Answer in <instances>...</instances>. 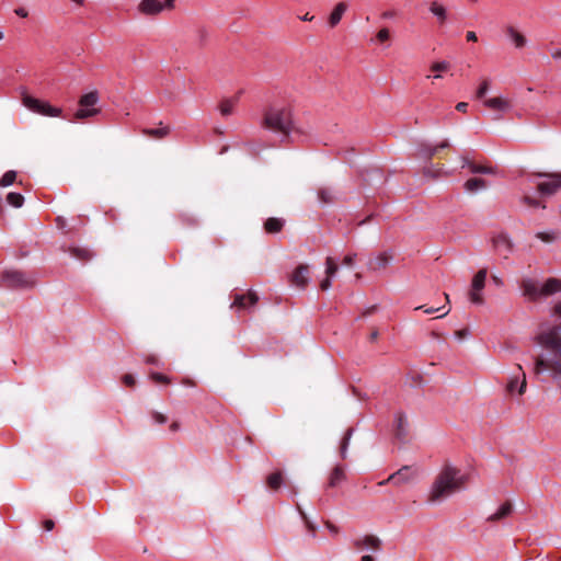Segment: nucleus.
<instances>
[{
    "label": "nucleus",
    "mask_w": 561,
    "mask_h": 561,
    "mask_svg": "<svg viewBox=\"0 0 561 561\" xmlns=\"http://www.w3.org/2000/svg\"><path fill=\"white\" fill-rule=\"evenodd\" d=\"M536 341L548 354L535 358L534 373L539 375L543 370H549L552 379L561 389V323L540 332L536 336Z\"/></svg>",
    "instance_id": "obj_1"
},
{
    "label": "nucleus",
    "mask_w": 561,
    "mask_h": 561,
    "mask_svg": "<svg viewBox=\"0 0 561 561\" xmlns=\"http://www.w3.org/2000/svg\"><path fill=\"white\" fill-rule=\"evenodd\" d=\"M467 476L460 469L446 462L435 477L427 495V502L439 503L466 486Z\"/></svg>",
    "instance_id": "obj_2"
},
{
    "label": "nucleus",
    "mask_w": 561,
    "mask_h": 561,
    "mask_svg": "<svg viewBox=\"0 0 561 561\" xmlns=\"http://www.w3.org/2000/svg\"><path fill=\"white\" fill-rule=\"evenodd\" d=\"M262 127L282 135V141H291V133H299L295 126L291 108L270 105L263 112Z\"/></svg>",
    "instance_id": "obj_3"
},
{
    "label": "nucleus",
    "mask_w": 561,
    "mask_h": 561,
    "mask_svg": "<svg viewBox=\"0 0 561 561\" xmlns=\"http://www.w3.org/2000/svg\"><path fill=\"white\" fill-rule=\"evenodd\" d=\"M522 295L531 302L561 293V279L557 277L547 278L543 284L531 277H524L519 282Z\"/></svg>",
    "instance_id": "obj_4"
},
{
    "label": "nucleus",
    "mask_w": 561,
    "mask_h": 561,
    "mask_svg": "<svg viewBox=\"0 0 561 561\" xmlns=\"http://www.w3.org/2000/svg\"><path fill=\"white\" fill-rule=\"evenodd\" d=\"M36 285V279L19 270H4L1 273L0 286L13 289V290H23L33 288Z\"/></svg>",
    "instance_id": "obj_5"
},
{
    "label": "nucleus",
    "mask_w": 561,
    "mask_h": 561,
    "mask_svg": "<svg viewBox=\"0 0 561 561\" xmlns=\"http://www.w3.org/2000/svg\"><path fill=\"white\" fill-rule=\"evenodd\" d=\"M99 102V93L98 91H91L89 93L83 94L79 99L80 108L75 113L76 121H83L89 117L95 116L100 113L99 108H93V106Z\"/></svg>",
    "instance_id": "obj_6"
},
{
    "label": "nucleus",
    "mask_w": 561,
    "mask_h": 561,
    "mask_svg": "<svg viewBox=\"0 0 561 561\" xmlns=\"http://www.w3.org/2000/svg\"><path fill=\"white\" fill-rule=\"evenodd\" d=\"M22 103L30 111L44 115L57 117L61 115V108L51 106L49 103L35 99L26 93L22 95Z\"/></svg>",
    "instance_id": "obj_7"
},
{
    "label": "nucleus",
    "mask_w": 561,
    "mask_h": 561,
    "mask_svg": "<svg viewBox=\"0 0 561 561\" xmlns=\"http://www.w3.org/2000/svg\"><path fill=\"white\" fill-rule=\"evenodd\" d=\"M488 271L486 268H481L472 279L471 284V290L469 293V298L471 302L476 305H482L484 302V299L480 291L484 288L485 285V278H486Z\"/></svg>",
    "instance_id": "obj_8"
},
{
    "label": "nucleus",
    "mask_w": 561,
    "mask_h": 561,
    "mask_svg": "<svg viewBox=\"0 0 561 561\" xmlns=\"http://www.w3.org/2000/svg\"><path fill=\"white\" fill-rule=\"evenodd\" d=\"M494 250L504 259H508L514 250V243L507 233H499L492 238Z\"/></svg>",
    "instance_id": "obj_9"
},
{
    "label": "nucleus",
    "mask_w": 561,
    "mask_h": 561,
    "mask_svg": "<svg viewBox=\"0 0 561 561\" xmlns=\"http://www.w3.org/2000/svg\"><path fill=\"white\" fill-rule=\"evenodd\" d=\"M518 375L513 376L506 385V391L513 394L516 390L518 394H524L527 387L526 375L520 365H517Z\"/></svg>",
    "instance_id": "obj_10"
},
{
    "label": "nucleus",
    "mask_w": 561,
    "mask_h": 561,
    "mask_svg": "<svg viewBox=\"0 0 561 561\" xmlns=\"http://www.w3.org/2000/svg\"><path fill=\"white\" fill-rule=\"evenodd\" d=\"M137 10L140 14L146 16H156L164 10V5L159 0H141Z\"/></svg>",
    "instance_id": "obj_11"
},
{
    "label": "nucleus",
    "mask_w": 561,
    "mask_h": 561,
    "mask_svg": "<svg viewBox=\"0 0 561 561\" xmlns=\"http://www.w3.org/2000/svg\"><path fill=\"white\" fill-rule=\"evenodd\" d=\"M290 283L298 288H305L309 283V265H298L290 275Z\"/></svg>",
    "instance_id": "obj_12"
},
{
    "label": "nucleus",
    "mask_w": 561,
    "mask_h": 561,
    "mask_svg": "<svg viewBox=\"0 0 561 561\" xmlns=\"http://www.w3.org/2000/svg\"><path fill=\"white\" fill-rule=\"evenodd\" d=\"M259 301V296L255 291L249 290L247 294H236L231 307L245 309L249 306H254Z\"/></svg>",
    "instance_id": "obj_13"
},
{
    "label": "nucleus",
    "mask_w": 561,
    "mask_h": 561,
    "mask_svg": "<svg viewBox=\"0 0 561 561\" xmlns=\"http://www.w3.org/2000/svg\"><path fill=\"white\" fill-rule=\"evenodd\" d=\"M414 478V473L410 466H403L392 474H390L387 481H392L396 485H401L410 482Z\"/></svg>",
    "instance_id": "obj_14"
},
{
    "label": "nucleus",
    "mask_w": 561,
    "mask_h": 561,
    "mask_svg": "<svg viewBox=\"0 0 561 561\" xmlns=\"http://www.w3.org/2000/svg\"><path fill=\"white\" fill-rule=\"evenodd\" d=\"M450 144L448 140H444L436 146L422 145L420 148V156L431 161L435 156H437L442 150L448 149Z\"/></svg>",
    "instance_id": "obj_15"
},
{
    "label": "nucleus",
    "mask_w": 561,
    "mask_h": 561,
    "mask_svg": "<svg viewBox=\"0 0 561 561\" xmlns=\"http://www.w3.org/2000/svg\"><path fill=\"white\" fill-rule=\"evenodd\" d=\"M428 11L436 16L439 25H444L448 19V12L446 7L437 0H433L428 3Z\"/></svg>",
    "instance_id": "obj_16"
},
{
    "label": "nucleus",
    "mask_w": 561,
    "mask_h": 561,
    "mask_svg": "<svg viewBox=\"0 0 561 561\" xmlns=\"http://www.w3.org/2000/svg\"><path fill=\"white\" fill-rule=\"evenodd\" d=\"M354 547L358 550L364 548H371L374 550H379L381 547V540L374 535H366L363 538L354 540Z\"/></svg>",
    "instance_id": "obj_17"
},
{
    "label": "nucleus",
    "mask_w": 561,
    "mask_h": 561,
    "mask_svg": "<svg viewBox=\"0 0 561 561\" xmlns=\"http://www.w3.org/2000/svg\"><path fill=\"white\" fill-rule=\"evenodd\" d=\"M394 436L401 443H405L407 442V437H408V420H407V416L402 412L397 414Z\"/></svg>",
    "instance_id": "obj_18"
},
{
    "label": "nucleus",
    "mask_w": 561,
    "mask_h": 561,
    "mask_svg": "<svg viewBox=\"0 0 561 561\" xmlns=\"http://www.w3.org/2000/svg\"><path fill=\"white\" fill-rule=\"evenodd\" d=\"M552 180L538 184V191L542 195H552L561 187V176L549 175Z\"/></svg>",
    "instance_id": "obj_19"
},
{
    "label": "nucleus",
    "mask_w": 561,
    "mask_h": 561,
    "mask_svg": "<svg viewBox=\"0 0 561 561\" xmlns=\"http://www.w3.org/2000/svg\"><path fill=\"white\" fill-rule=\"evenodd\" d=\"M484 106H486L490 110L497 111V112H506L511 108V103L504 98L496 96L491 99H485L483 101Z\"/></svg>",
    "instance_id": "obj_20"
},
{
    "label": "nucleus",
    "mask_w": 561,
    "mask_h": 561,
    "mask_svg": "<svg viewBox=\"0 0 561 561\" xmlns=\"http://www.w3.org/2000/svg\"><path fill=\"white\" fill-rule=\"evenodd\" d=\"M346 10L347 3L345 2H339L335 4L328 20L329 26L331 28L335 27L341 22L342 16L346 12Z\"/></svg>",
    "instance_id": "obj_21"
},
{
    "label": "nucleus",
    "mask_w": 561,
    "mask_h": 561,
    "mask_svg": "<svg viewBox=\"0 0 561 561\" xmlns=\"http://www.w3.org/2000/svg\"><path fill=\"white\" fill-rule=\"evenodd\" d=\"M391 260H392L391 254H389L387 252H382L376 259L370 260L368 262V268L371 271L385 270L389 265Z\"/></svg>",
    "instance_id": "obj_22"
},
{
    "label": "nucleus",
    "mask_w": 561,
    "mask_h": 561,
    "mask_svg": "<svg viewBox=\"0 0 561 561\" xmlns=\"http://www.w3.org/2000/svg\"><path fill=\"white\" fill-rule=\"evenodd\" d=\"M513 512V504L510 501L503 503L500 508L488 517V522L495 523L506 518Z\"/></svg>",
    "instance_id": "obj_23"
},
{
    "label": "nucleus",
    "mask_w": 561,
    "mask_h": 561,
    "mask_svg": "<svg viewBox=\"0 0 561 561\" xmlns=\"http://www.w3.org/2000/svg\"><path fill=\"white\" fill-rule=\"evenodd\" d=\"M345 469L343 466H335L333 470L330 473L328 486L329 488H335L343 480H345Z\"/></svg>",
    "instance_id": "obj_24"
},
{
    "label": "nucleus",
    "mask_w": 561,
    "mask_h": 561,
    "mask_svg": "<svg viewBox=\"0 0 561 561\" xmlns=\"http://www.w3.org/2000/svg\"><path fill=\"white\" fill-rule=\"evenodd\" d=\"M285 220L282 218L270 217L264 222V230L267 233H278L284 228Z\"/></svg>",
    "instance_id": "obj_25"
},
{
    "label": "nucleus",
    "mask_w": 561,
    "mask_h": 561,
    "mask_svg": "<svg viewBox=\"0 0 561 561\" xmlns=\"http://www.w3.org/2000/svg\"><path fill=\"white\" fill-rule=\"evenodd\" d=\"M506 34L513 41L516 48H523L527 43L526 37L513 26L506 28Z\"/></svg>",
    "instance_id": "obj_26"
},
{
    "label": "nucleus",
    "mask_w": 561,
    "mask_h": 561,
    "mask_svg": "<svg viewBox=\"0 0 561 561\" xmlns=\"http://www.w3.org/2000/svg\"><path fill=\"white\" fill-rule=\"evenodd\" d=\"M69 253L71 256H73L75 259H77L81 262H88L93 256V253L89 249L79 248V247L70 248Z\"/></svg>",
    "instance_id": "obj_27"
},
{
    "label": "nucleus",
    "mask_w": 561,
    "mask_h": 561,
    "mask_svg": "<svg viewBox=\"0 0 561 561\" xmlns=\"http://www.w3.org/2000/svg\"><path fill=\"white\" fill-rule=\"evenodd\" d=\"M485 187H486V182L480 178L469 179L465 183V188L470 193L477 192V191L485 188Z\"/></svg>",
    "instance_id": "obj_28"
},
{
    "label": "nucleus",
    "mask_w": 561,
    "mask_h": 561,
    "mask_svg": "<svg viewBox=\"0 0 561 561\" xmlns=\"http://www.w3.org/2000/svg\"><path fill=\"white\" fill-rule=\"evenodd\" d=\"M142 134L157 139H162L167 137L170 134L169 127H161V128H145L142 129Z\"/></svg>",
    "instance_id": "obj_29"
},
{
    "label": "nucleus",
    "mask_w": 561,
    "mask_h": 561,
    "mask_svg": "<svg viewBox=\"0 0 561 561\" xmlns=\"http://www.w3.org/2000/svg\"><path fill=\"white\" fill-rule=\"evenodd\" d=\"M283 481H284V477H283L282 471H275V472L271 473L266 479V483H267L268 488L272 490L279 489Z\"/></svg>",
    "instance_id": "obj_30"
},
{
    "label": "nucleus",
    "mask_w": 561,
    "mask_h": 561,
    "mask_svg": "<svg viewBox=\"0 0 561 561\" xmlns=\"http://www.w3.org/2000/svg\"><path fill=\"white\" fill-rule=\"evenodd\" d=\"M209 39V31L205 26H201L196 30L195 41L199 48H203L207 45Z\"/></svg>",
    "instance_id": "obj_31"
},
{
    "label": "nucleus",
    "mask_w": 561,
    "mask_h": 561,
    "mask_svg": "<svg viewBox=\"0 0 561 561\" xmlns=\"http://www.w3.org/2000/svg\"><path fill=\"white\" fill-rule=\"evenodd\" d=\"M560 236L561 233L554 230L536 233V238L545 243H553L560 238Z\"/></svg>",
    "instance_id": "obj_32"
},
{
    "label": "nucleus",
    "mask_w": 561,
    "mask_h": 561,
    "mask_svg": "<svg viewBox=\"0 0 561 561\" xmlns=\"http://www.w3.org/2000/svg\"><path fill=\"white\" fill-rule=\"evenodd\" d=\"M238 101V96L236 99H225L220 102L219 110L224 116H228L233 112L234 104Z\"/></svg>",
    "instance_id": "obj_33"
},
{
    "label": "nucleus",
    "mask_w": 561,
    "mask_h": 561,
    "mask_svg": "<svg viewBox=\"0 0 561 561\" xmlns=\"http://www.w3.org/2000/svg\"><path fill=\"white\" fill-rule=\"evenodd\" d=\"M352 435H353V428H348L342 438L341 446H340V456L342 459L347 458V447H348Z\"/></svg>",
    "instance_id": "obj_34"
},
{
    "label": "nucleus",
    "mask_w": 561,
    "mask_h": 561,
    "mask_svg": "<svg viewBox=\"0 0 561 561\" xmlns=\"http://www.w3.org/2000/svg\"><path fill=\"white\" fill-rule=\"evenodd\" d=\"M423 172H424V175L431 176L433 179H436V178L440 176L444 173L443 172V164L430 163V165L424 168Z\"/></svg>",
    "instance_id": "obj_35"
},
{
    "label": "nucleus",
    "mask_w": 561,
    "mask_h": 561,
    "mask_svg": "<svg viewBox=\"0 0 561 561\" xmlns=\"http://www.w3.org/2000/svg\"><path fill=\"white\" fill-rule=\"evenodd\" d=\"M318 198L322 204H329L334 201V195L330 188L321 187L318 191Z\"/></svg>",
    "instance_id": "obj_36"
},
{
    "label": "nucleus",
    "mask_w": 561,
    "mask_h": 561,
    "mask_svg": "<svg viewBox=\"0 0 561 561\" xmlns=\"http://www.w3.org/2000/svg\"><path fill=\"white\" fill-rule=\"evenodd\" d=\"M8 203L13 207H21L24 203V197L20 193L11 192L7 196Z\"/></svg>",
    "instance_id": "obj_37"
},
{
    "label": "nucleus",
    "mask_w": 561,
    "mask_h": 561,
    "mask_svg": "<svg viewBox=\"0 0 561 561\" xmlns=\"http://www.w3.org/2000/svg\"><path fill=\"white\" fill-rule=\"evenodd\" d=\"M390 38H391L390 30L388 27H382L377 32V34L373 41H376L378 44H385V43L389 42Z\"/></svg>",
    "instance_id": "obj_38"
},
{
    "label": "nucleus",
    "mask_w": 561,
    "mask_h": 561,
    "mask_svg": "<svg viewBox=\"0 0 561 561\" xmlns=\"http://www.w3.org/2000/svg\"><path fill=\"white\" fill-rule=\"evenodd\" d=\"M337 270H339V266L335 263V261L333 260V257L328 256L325 259V274H327V277H331L332 278L336 274Z\"/></svg>",
    "instance_id": "obj_39"
},
{
    "label": "nucleus",
    "mask_w": 561,
    "mask_h": 561,
    "mask_svg": "<svg viewBox=\"0 0 561 561\" xmlns=\"http://www.w3.org/2000/svg\"><path fill=\"white\" fill-rule=\"evenodd\" d=\"M415 310H423L427 314H432L436 311H443V313L440 316H438V318H444L450 312V308H446L445 306L438 307V308H433V307L425 308V306H419L415 308Z\"/></svg>",
    "instance_id": "obj_40"
},
{
    "label": "nucleus",
    "mask_w": 561,
    "mask_h": 561,
    "mask_svg": "<svg viewBox=\"0 0 561 561\" xmlns=\"http://www.w3.org/2000/svg\"><path fill=\"white\" fill-rule=\"evenodd\" d=\"M470 172L471 173H474V174H493L494 173V169L492 167H489V165H481V164H477V163H473V164H470Z\"/></svg>",
    "instance_id": "obj_41"
},
{
    "label": "nucleus",
    "mask_w": 561,
    "mask_h": 561,
    "mask_svg": "<svg viewBox=\"0 0 561 561\" xmlns=\"http://www.w3.org/2000/svg\"><path fill=\"white\" fill-rule=\"evenodd\" d=\"M489 88H490V80L488 78L482 79V81L476 92V98L478 100L484 99V96L486 95V93L489 91Z\"/></svg>",
    "instance_id": "obj_42"
},
{
    "label": "nucleus",
    "mask_w": 561,
    "mask_h": 561,
    "mask_svg": "<svg viewBox=\"0 0 561 561\" xmlns=\"http://www.w3.org/2000/svg\"><path fill=\"white\" fill-rule=\"evenodd\" d=\"M448 69H449V64L447 61H437L431 66V70L436 73L434 76V78H440L439 73H442L443 71H446Z\"/></svg>",
    "instance_id": "obj_43"
},
{
    "label": "nucleus",
    "mask_w": 561,
    "mask_h": 561,
    "mask_svg": "<svg viewBox=\"0 0 561 561\" xmlns=\"http://www.w3.org/2000/svg\"><path fill=\"white\" fill-rule=\"evenodd\" d=\"M15 179H16V172L15 171H7L1 180H0V185L1 186H9L11 184H13L15 182Z\"/></svg>",
    "instance_id": "obj_44"
},
{
    "label": "nucleus",
    "mask_w": 561,
    "mask_h": 561,
    "mask_svg": "<svg viewBox=\"0 0 561 561\" xmlns=\"http://www.w3.org/2000/svg\"><path fill=\"white\" fill-rule=\"evenodd\" d=\"M297 508H298V511H299V513H300V515H301V517H302V519H304V522L306 524V527L308 528V530L312 535H314L316 529H317L316 525L308 518L307 514L302 511L300 505H297Z\"/></svg>",
    "instance_id": "obj_45"
},
{
    "label": "nucleus",
    "mask_w": 561,
    "mask_h": 561,
    "mask_svg": "<svg viewBox=\"0 0 561 561\" xmlns=\"http://www.w3.org/2000/svg\"><path fill=\"white\" fill-rule=\"evenodd\" d=\"M151 379L156 382H163V383H170V379L169 377H167L165 375H162L160 373H152L150 375Z\"/></svg>",
    "instance_id": "obj_46"
},
{
    "label": "nucleus",
    "mask_w": 561,
    "mask_h": 561,
    "mask_svg": "<svg viewBox=\"0 0 561 561\" xmlns=\"http://www.w3.org/2000/svg\"><path fill=\"white\" fill-rule=\"evenodd\" d=\"M123 382L127 386V387H133L135 386L136 383V380H135V377L130 374H126L123 376Z\"/></svg>",
    "instance_id": "obj_47"
},
{
    "label": "nucleus",
    "mask_w": 561,
    "mask_h": 561,
    "mask_svg": "<svg viewBox=\"0 0 561 561\" xmlns=\"http://www.w3.org/2000/svg\"><path fill=\"white\" fill-rule=\"evenodd\" d=\"M152 419L159 424H164L168 420L164 414L159 412H152Z\"/></svg>",
    "instance_id": "obj_48"
},
{
    "label": "nucleus",
    "mask_w": 561,
    "mask_h": 561,
    "mask_svg": "<svg viewBox=\"0 0 561 561\" xmlns=\"http://www.w3.org/2000/svg\"><path fill=\"white\" fill-rule=\"evenodd\" d=\"M55 221L57 228L60 230H64L67 226V220L64 217L58 216Z\"/></svg>",
    "instance_id": "obj_49"
},
{
    "label": "nucleus",
    "mask_w": 561,
    "mask_h": 561,
    "mask_svg": "<svg viewBox=\"0 0 561 561\" xmlns=\"http://www.w3.org/2000/svg\"><path fill=\"white\" fill-rule=\"evenodd\" d=\"M524 202L530 207H538L540 205V203L537 199L531 198L529 196H525Z\"/></svg>",
    "instance_id": "obj_50"
},
{
    "label": "nucleus",
    "mask_w": 561,
    "mask_h": 561,
    "mask_svg": "<svg viewBox=\"0 0 561 561\" xmlns=\"http://www.w3.org/2000/svg\"><path fill=\"white\" fill-rule=\"evenodd\" d=\"M331 287V277H325L320 283V288L322 290H328Z\"/></svg>",
    "instance_id": "obj_51"
},
{
    "label": "nucleus",
    "mask_w": 561,
    "mask_h": 561,
    "mask_svg": "<svg viewBox=\"0 0 561 561\" xmlns=\"http://www.w3.org/2000/svg\"><path fill=\"white\" fill-rule=\"evenodd\" d=\"M356 257V253L348 254L344 257L343 263L347 266H352L354 263V260Z\"/></svg>",
    "instance_id": "obj_52"
},
{
    "label": "nucleus",
    "mask_w": 561,
    "mask_h": 561,
    "mask_svg": "<svg viewBox=\"0 0 561 561\" xmlns=\"http://www.w3.org/2000/svg\"><path fill=\"white\" fill-rule=\"evenodd\" d=\"M14 13H15L18 16L23 18V19H24V18H27V15H28L27 10H26V9H24V8H22V7L14 9Z\"/></svg>",
    "instance_id": "obj_53"
},
{
    "label": "nucleus",
    "mask_w": 561,
    "mask_h": 561,
    "mask_svg": "<svg viewBox=\"0 0 561 561\" xmlns=\"http://www.w3.org/2000/svg\"><path fill=\"white\" fill-rule=\"evenodd\" d=\"M54 526H55V523L54 520L51 519H46L44 520L43 523V527L45 528V530L49 531V530H53L54 529Z\"/></svg>",
    "instance_id": "obj_54"
},
{
    "label": "nucleus",
    "mask_w": 561,
    "mask_h": 561,
    "mask_svg": "<svg viewBox=\"0 0 561 561\" xmlns=\"http://www.w3.org/2000/svg\"><path fill=\"white\" fill-rule=\"evenodd\" d=\"M468 106H469V104L467 102H459L456 105V110L459 111V112L466 113L467 110H468Z\"/></svg>",
    "instance_id": "obj_55"
},
{
    "label": "nucleus",
    "mask_w": 561,
    "mask_h": 561,
    "mask_svg": "<svg viewBox=\"0 0 561 561\" xmlns=\"http://www.w3.org/2000/svg\"><path fill=\"white\" fill-rule=\"evenodd\" d=\"M468 335V330L467 329H462V330H457L455 332V336L459 340H462L465 339L466 336Z\"/></svg>",
    "instance_id": "obj_56"
},
{
    "label": "nucleus",
    "mask_w": 561,
    "mask_h": 561,
    "mask_svg": "<svg viewBox=\"0 0 561 561\" xmlns=\"http://www.w3.org/2000/svg\"><path fill=\"white\" fill-rule=\"evenodd\" d=\"M466 38L468 42H477L478 41L477 34L473 31H468L466 34Z\"/></svg>",
    "instance_id": "obj_57"
},
{
    "label": "nucleus",
    "mask_w": 561,
    "mask_h": 561,
    "mask_svg": "<svg viewBox=\"0 0 561 561\" xmlns=\"http://www.w3.org/2000/svg\"><path fill=\"white\" fill-rule=\"evenodd\" d=\"M552 312L554 316H558L561 318V300L558 301L554 306H553V309H552Z\"/></svg>",
    "instance_id": "obj_58"
},
{
    "label": "nucleus",
    "mask_w": 561,
    "mask_h": 561,
    "mask_svg": "<svg viewBox=\"0 0 561 561\" xmlns=\"http://www.w3.org/2000/svg\"><path fill=\"white\" fill-rule=\"evenodd\" d=\"M396 16V11L389 10L381 13L382 19H393Z\"/></svg>",
    "instance_id": "obj_59"
},
{
    "label": "nucleus",
    "mask_w": 561,
    "mask_h": 561,
    "mask_svg": "<svg viewBox=\"0 0 561 561\" xmlns=\"http://www.w3.org/2000/svg\"><path fill=\"white\" fill-rule=\"evenodd\" d=\"M174 2L175 0H165L163 3L164 9L167 10H173L174 9Z\"/></svg>",
    "instance_id": "obj_60"
},
{
    "label": "nucleus",
    "mask_w": 561,
    "mask_h": 561,
    "mask_svg": "<svg viewBox=\"0 0 561 561\" xmlns=\"http://www.w3.org/2000/svg\"><path fill=\"white\" fill-rule=\"evenodd\" d=\"M378 336H379L378 330L377 329H373L370 334H369V340L371 342H375V341H377Z\"/></svg>",
    "instance_id": "obj_61"
},
{
    "label": "nucleus",
    "mask_w": 561,
    "mask_h": 561,
    "mask_svg": "<svg viewBox=\"0 0 561 561\" xmlns=\"http://www.w3.org/2000/svg\"><path fill=\"white\" fill-rule=\"evenodd\" d=\"M325 526H327V528H328L330 531H332V533H334V534H337V531H339L337 527H336L335 525H333L331 522L327 520V522H325Z\"/></svg>",
    "instance_id": "obj_62"
},
{
    "label": "nucleus",
    "mask_w": 561,
    "mask_h": 561,
    "mask_svg": "<svg viewBox=\"0 0 561 561\" xmlns=\"http://www.w3.org/2000/svg\"><path fill=\"white\" fill-rule=\"evenodd\" d=\"M158 358L154 355H150L146 358L147 364L158 365Z\"/></svg>",
    "instance_id": "obj_63"
},
{
    "label": "nucleus",
    "mask_w": 561,
    "mask_h": 561,
    "mask_svg": "<svg viewBox=\"0 0 561 561\" xmlns=\"http://www.w3.org/2000/svg\"><path fill=\"white\" fill-rule=\"evenodd\" d=\"M553 59H561V49H556L551 53Z\"/></svg>",
    "instance_id": "obj_64"
}]
</instances>
